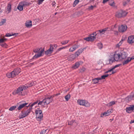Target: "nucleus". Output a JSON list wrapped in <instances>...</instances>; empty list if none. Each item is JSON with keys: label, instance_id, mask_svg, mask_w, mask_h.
Here are the masks:
<instances>
[{"label": "nucleus", "instance_id": "obj_28", "mask_svg": "<svg viewBox=\"0 0 134 134\" xmlns=\"http://www.w3.org/2000/svg\"><path fill=\"white\" fill-rule=\"evenodd\" d=\"M100 80V77H99L93 79V83L96 84Z\"/></svg>", "mask_w": 134, "mask_h": 134}, {"label": "nucleus", "instance_id": "obj_6", "mask_svg": "<svg viewBox=\"0 0 134 134\" xmlns=\"http://www.w3.org/2000/svg\"><path fill=\"white\" fill-rule=\"evenodd\" d=\"M124 10H120L117 12L115 14V16L118 18H121L125 16L127 14Z\"/></svg>", "mask_w": 134, "mask_h": 134}, {"label": "nucleus", "instance_id": "obj_15", "mask_svg": "<svg viewBox=\"0 0 134 134\" xmlns=\"http://www.w3.org/2000/svg\"><path fill=\"white\" fill-rule=\"evenodd\" d=\"M127 42L130 44H132L134 43V36H131L129 37Z\"/></svg>", "mask_w": 134, "mask_h": 134}, {"label": "nucleus", "instance_id": "obj_18", "mask_svg": "<svg viewBox=\"0 0 134 134\" xmlns=\"http://www.w3.org/2000/svg\"><path fill=\"white\" fill-rule=\"evenodd\" d=\"M96 38V37H95V36L91 35L90 37L84 38V40L87 41H93Z\"/></svg>", "mask_w": 134, "mask_h": 134}, {"label": "nucleus", "instance_id": "obj_9", "mask_svg": "<svg viewBox=\"0 0 134 134\" xmlns=\"http://www.w3.org/2000/svg\"><path fill=\"white\" fill-rule=\"evenodd\" d=\"M53 97V96H51L48 97L44 99V102L46 103V104H48L52 102Z\"/></svg>", "mask_w": 134, "mask_h": 134}, {"label": "nucleus", "instance_id": "obj_30", "mask_svg": "<svg viewBox=\"0 0 134 134\" xmlns=\"http://www.w3.org/2000/svg\"><path fill=\"white\" fill-rule=\"evenodd\" d=\"M76 124V122L73 120L69 122L68 123V124L69 125H75Z\"/></svg>", "mask_w": 134, "mask_h": 134}, {"label": "nucleus", "instance_id": "obj_36", "mask_svg": "<svg viewBox=\"0 0 134 134\" xmlns=\"http://www.w3.org/2000/svg\"><path fill=\"white\" fill-rule=\"evenodd\" d=\"M29 83L30 84V85L29 86H31L34 85H35L36 83L35 81H32L31 82H29Z\"/></svg>", "mask_w": 134, "mask_h": 134}, {"label": "nucleus", "instance_id": "obj_29", "mask_svg": "<svg viewBox=\"0 0 134 134\" xmlns=\"http://www.w3.org/2000/svg\"><path fill=\"white\" fill-rule=\"evenodd\" d=\"M44 102V99L42 101H40L38 103V105H41V106H43L46 104V103Z\"/></svg>", "mask_w": 134, "mask_h": 134}, {"label": "nucleus", "instance_id": "obj_60", "mask_svg": "<svg viewBox=\"0 0 134 134\" xmlns=\"http://www.w3.org/2000/svg\"><path fill=\"white\" fill-rule=\"evenodd\" d=\"M55 4L56 3H55V2L54 1L52 3V5L53 6H54L55 5Z\"/></svg>", "mask_w": 134, "mask_h": 134}, {"label": "nucleus", "instance_id": "obj_11", "mask_svg": "<svg viewBox=\"0 0 134 134\" xmlns=\"http://www.w3.org/2000/svg\"><path fill=\"white\" fill-rule=\"evenodd\" d=\"M44 51L43 49H41L37 53V54H35V55L33 56L32 59H34L42 56L43 54Z\"/></svg>", "mask_w": 134, "mask_h": 134}, {"label": "nucleus", "instance_id": "obj_24", "mask_svg": "<svg viewBox=\"0 0 134 134\" xmlns=\"http://www.w3.org/2000/svg\"><path fill=\"white\" fill-rule=\"evenodd\" d=\"M108 29V28H106L102 30H99L97 31V32H99L100 33H102V34H104V32L107 31V29ZM98 32H97V34H98Z\"/></svg>", "mask_w": 134, "mask_h": 134}, {"label": "nucleus", "instance_id": "obj_4", "mask_svg": "<svg viewBox=\"0 0 134 134\" xmlns=\"http://www.w3.org/2000/svg\"><path fill=\"white\" fill-rule=\"evenodd\" d=\"M31 4L30 3L23 1L19 3L17 8L20 11H21L23 10L24 7L28 6Z\"/></svg>", "mask_w": 134, "mask_h": 134}, {"label": "nucleus", "instance_id": "obj_42", "mask_svg": "<svg viewBox=\"0 0 134 134\" xmlns=\"http://www.w3.org/2000/svg\"><path fill=\"white\" fill-rule=\"evenodd\" d=\"M16 108V106H13L11 107H10L9 110L10 111H12L13 110H14Z\"/></svg>", "mask_w": 134, "mask_h": 134}, {"label": "nucleus", "instance_id": "obj_5", "mask_svg": "<svg viewBox=\"0 0 134 134\" xmlns=\"http://www.w3.org/2000/svg\"><path fill=\"white\" fill-rule=\"evenodd\" d=\"M32 108H29L26 111H22L19 116V118L21 119L23 118L28 115L31 111Z\"/></svg>", "mask_w": 134, "mask_h": 134}, {"label": "nucleus", "instance_id": "obj_41", "mask_svg": "<svg viewBox=\"0 0 134 134\" xmlns=\"http://www.w3.org/2000/svg\"><path fill=\"white\" fill-rule=\"evenodd\" d=\"M79 0H75L73 4V6L75 7L77 4L79 2Z\"/></svg>", "mask_w": 134, "mask_h": 134}, {"label": "nucleus", "instance_id": "obj_55", "mask_svg": "<svg viewBox=\"0 0 134 134\" xmlns=\"http://www.w3.org/2000/svg\"><path fill=\"white\" fill-rule=\"evenodd\" d=\"M97 35V34L96 33V32H93L91 35V36H95V37H96V36Z\"/></svg>", "mask_w": 134, "mask_h": 134}, {"label": "nucleus", "instance_id": "obj_31", "mask_svg": "<svg viewBox=\"0 0 134 134\" xmlns=\"http://www.w3.org/2000/svg\"><path fill=\"white\" fill-rule=\"evenodd\" d=\"M38 103V101H36L34 102L31 105H30V104H29V105H27V106H26V107H28L30 106L31 107L30 108H32V107L35 105V104H37Z\"/></svg>", "mask_w": 134, "mask_h": 134}, {"label": "nucleus", "instance_id": "obj_7", "mask_svg": "<svg viewBox=\"0 0 134 134\" xmlns=\"http://www.w3.org/2000/svg\"><path fill=\"white\" fill-rule=\"evenodd\" d=\"M36 118L38 120H41L43 117V114L41 110L37 109L36 111Z\"/></svg>", "mask_w": 134, "mask_h": 134}, {"label": "nucleus", "instance_id": "obj_23", "mask_svg": "<svg viewBox=\"0 0 134 134\" xmlns=\"http://www.w3.org/2000/svg\"><path fill=\"white\" fill-rule=\"evenodd\" d=\"M83 99H79L77 101V102L78 104L80 105L84 106V102L85 101Z\"/></svg>", "mask_w": 134, "mask_h": 134}, {"label": "nucleus", "instance_id": "obj_2", "mask_svg": "<svg viewBox=\"0 0 134 134\" xmlns=\"http://www.w3.org/2000/svg\"><path fill=\"white\" fill-rule=\"evenodd\" d=\"M26 87L24 86L23 85L20 86L17 89L15 90L12 93L13 95H15L16 94L19 95L24 96L26 94L25 90Z\"/></svg>", "mask_w": 134, "mask_h": 134}, {"label": "nucleus", "instance_id": "obj_10", "mask_svg": "<svg viewBox=\"0 0 134 134\" xmlns=\"http://www.w3.org/2000/svg\"><path fill=\"white\" fill-rule=\"evenodd\" d=\"M127 26L125 25H121L119 27V31L120 32H123L126 31Z\"/></svg>", "mask_w": 134, "mask_h": 134}, {"label": "nucleus", "instance_id": "obj_39", "mask_svg": "<svg viewBox=\"0 0 134 134\" xmlns=\"http://www.w3.org/2000/svg\"><path fill=\"white\" fill-rule=\"evenodd\" d=\"M120 64H119L117 65H115L114 67L113 68H111V69L109 70V71H112V70H113L115 68H116L117 67H118L120 66Z\"/></svg>", "mask_w": 134, "mask_h": 134}, {"label": "nucleus", "instance_id": "obj_35", "mask_svg": "<svg viewBox=\"0 0 134 134\" xmlns=\"http://www.w3.org/2000/svg\"><path fill=\"white\" fill-rule=\"evenodd\" d=\"M7 39L4 38L0 39V44L2 43H3L6 41Z\"/></svg>", "mask_w": 134, "mask_h": 134}, {"label": "nucleus", "instance_id": "obj_21", "mask_svg": "<svg viewBox=\"0 0 134 134\" xmlns=\"http://www.w3.org/2000/svg\"><path fill=\"white\" fill-rule=\"evenodd\" d=\"M25 25L26 27H31L32 26V21L31 20L26 21L25 23Z\"/></svg>", "mask_w": 134, "mask_h": 134}, {"label": "nucleus", "instance_id": "obj_40", "mask_svg": "<svg viewBox=\"0 0 134 134\" xmlns=\"http://www.w3.org/2000/svg\"><path fill=\"white\" fill-rule=\"evenodd\" d=\"M5 19H3L1 20V21L0 22V26H1L3 25L5 22Z\"/></svg>", "mask_w": 134, "mask_h": 134}, {"label": "nucleus", "instance_id": "obj_43", "mask_svg": "<svg viewBox=\"0 0 134 134\" xmlns=\"http://www.w3.org/2000/svg\"><path fill=\"white\" fill-rule=\"evenodd\" d=\"M75 55L76 57H78L80 54V53L78 51H76L75 54H74Z\"/></svg>", "mask_w": 134, "mask_h": 134}, {"label": "nucleus", "instance_id": "obj_51", "mask_svg": "<svg viewBox=\"0 0 134 134\" xmlns=\"http://www.w3.org/2000/svg\"><path fill=\"white\" fill-rule=\"evenodd\" d=\"M44 0H38V4L39 5H40L44 1Z\"/></svg>", "mask_w": 134, "mask_h": 134}, {"label": "nucleus", "instance_id": "obj_8", "mask_svg": "<svg viewBox=\"0 0 134 134\" xmlns=\"http://www.w3.org/2000/svg\"><path fill=\"white\" fill-rule=\"evenodd\" d=\"M19 105L18 108V110H20L25 107H26V106H27V105L28 104V103L25 102V101H22L19 102Z\"/></svg>", "mask_w": 134, "mask_h": 134}, {"label": "nucleus", "instance_id": "obj_52", "mask_svg": "<svg viewBox=\"0 0 134 134\" xmlns=\"http://www.w3.org/2000/svg\"><path fill=\"white\" fill-rule=\"evenodd\" d=\"M113 70H112V71H109V70L108 71H107L106 72L107 73H108V72H111V73L110 74V75H111V74H114L115 72L114 71H113Z\"/></svg>", "mask_w": 134, "mask_h": 134}, {"label": "nucleus", "instance_id": "obj_53", "mask_svg": "<svg viewBox=\"0 0 134 134\" xmlns=\"http://www.w3.org/2000/svg\"><path fill=\"white\" fill-rule=\"evenodd\" d=\"M26 86H25L26 87V89L27 88L31 87V86H29L30 85V84L29 83H27L26 84Z\"/></svg>", "mask_w": 134, "mask_h": 134}, {"label": "nucleus", "instance_id": "obj_38", "mask_svg": "<svg viewBox=\"0 0 134 134\" xmlns=\"http://www.w3.org/2000/svg\"><path fill=\"white\" fill-rule=\"evenodd\" d=\"M69 41L68 40L63 41L61 42V43L63 45H64L67 43Z\"/></svg>", "mask_w": 134, "mask_h": 134}, {"label": "nucleus", "instance_id": "obj_57", "mask_svg": "<svg viewBox=\"0 0 134 134\" xmlns=\"http://www.w3.org/2000/svg\"><path fill=\"white\" fill-rule=\"evenodd\" d=\"M94 7V6L92 5L90 7H89V8L90 10H92L93 9Z\"/></svg>", "mask_w": 134, "mask_h": 134}, {"label": "nucleus", "instance_id": "obj_3", "mask_svg": "<svg viewBox=\"0 0 134 134\" xmlns=\"http://www.w3.org/2000/svg\"><path fill=\"white\" fill-rule=\"evenodd\" d=\"M21 70L20 68H18L15 69L13 71L11 72H8L6 74L8 78H10L15 77L18 75L20 72Z\"/></svg>", "mask_w": 134, "mask_h": 134}, {"label": "nucleus", "instance_id": "obj_56", "mask_svg": "<svg viewBox=\"0 0 134 134\" xmlns=\"http://www.w3.org/2000/svg\"><path fill=\"white\" fill-rule=\"evenodd\" d=\"M110 5L112 7H114L115 6V4L114 3V2H113L112 3L110 4Z\"/></svg>", "mask_w": 134, "mask_h": 134}, {"label": "nucleus", "instance_id": "obj_50", "mask_svg": "<svg viewBox=\"0 0 134 134\" xmlns=\"http://www.w3.org/2000/svg\"><path fill=\"white\" fill-rule=\"evenodd\" d=\"M116 28V25L115 24L114 26H112L111 27V30H113L114 29Z\"/></svg>", "mask_w": 134, "mask_h": 134}, {"label": "nucleus", "instance_id": "obj_48", "mask_svg": "<svg viewBox=\"0 0 134 134\" xmlns=\"http://www.w3.org/2000/svg\"><path fill=\"white\" fill-rule=\"evenodd\" d=\"M47 130H43L40 133V134H44L47 132Z\"/></svg>", "mask_w": 134, "mask_h": 134}, {"label": "nucleus", "instance_id": "obj_14", "mask_svg": "<svg viewBox=\"0 0 134 134\" xmlns=\"http://www.w3.org/2000/svg\"><path fill=\"white\" fill-rule=\"evenodd\" d=\"M53 49L54 47L51 44L49 48L45 52V54L47 55L51 54L53 51Z\"/></svg>", "mask_w": 134, "mask_h": 134}, {"label": "nucleus", "instance_id": "obj_45", "mask_svg": "<svg viewBox=\"0 0 134 134\" xmlns=\"http://www.w3.org/2000/svg\"><path fill=\"white\" fill-rule=\"evenodd\" d=\"M41 49L40 48H37L34 50V52L35 53H38Z\"/></svg>", "mask_w": 134, "mask_h": 134}, {"label": "nucleus", "instance_id": "obj_16", "mask_svg": "<svg viewBox=\"0 0 134 134\" xmlns=\"http://www.w3.org/2000/svg\"><path fill=\"white\" fill-rule=\"evenodd\" d=\"M134 59V56L132 57L131 58L128 57L127 59L125 60H124L122 62L123 65H124L128 64L132 60Z\"/></svg>", "mask_w": 134, "mask_h": 134}, {"label": "nucleus", "instance_id": "obj_63", "mask_svg": "<svg viewBox=\"0 0 134 134\" xmlns=\"http://www.w3.org/2000/svg\"><path fill=\"white\" fill-rule=\"evenodd\" d=\"M54 47L55 48H56L58 46L56 44H54Z\"/></svg>", "mask_w": 134, "mask_h": 134}, {"label": "nucleus", "instance_id": "obj_61", "mask_svg": "<svg viewBox=\"0 0 134 134\" xmlns=\"http://www.w3.org/2000/svg\"><path fill=\"white\" fill-rule=\"evenodd\" d=\"M67 47V46H66L65 47H61L62 49H64L66 48Z\"/></svg>", "mask_w": 134, "mask_h": 134}, {"label": "nucleus", "instance_id": "obj_1", "mask_svg": "<svg viewBox=\"0 0 134 134\" xmlns=\"http://www.w3.org/2000/svg\"><path fill=\"white\" fill-rule=\"evenodd\" d=\"M127 53L124 51L122 48L119 49L118 51L115 52L114 54V58L115 60L118 61L119 60H125V59L127 58Z\"/></svg>", "mask_w": 134, "mask_h": 134}, {"label": "nucleus", "instance_id": "obj_25", "mask_svg": "<svg viewBox=\"0 0 134 134\" xmlns=\"http://www.w3.org/2000/svg\"><path fill=\"white\" fill-rule=\"evenodd\" d=\"M84 104V106L86 107H89L90 105V103L88 101L85 100Z\"/></svg>", "mask_w": 134, "mask_h": 134}, {"label": "nucleus", "instance_id": "obj_19", "mask_svg": "<svg viewBox=\"0 0 134 134\" xmlns=\"http://www.w3.org/2000/svg\"><path fill=\"white\" fill-rule=\"evenodd\" d=\"M126 111L127 113H131L132 111H133L132 105H130V107H126Z\"/></svg>", "mask_w": 134, "mask_h": 134}, {"label": "nucleus", "instance_id": "obj_17", "mask_svg": "<svg viewBox=\"0 0 134 134\" xmlns=\"http://www.w3.org/2000/svg\"><path fill=\"white\" fill-rule=\"evenodd\" d=\"M11 10V4L10 3H9L8 4L7 6L5 7V12L9 13H10Z\"/></svg>", "mask_w": 134, "mask_h": 134}, {"label": "nucleus", "instance_id": "obj_20", "mask_svg": "<svg viewBox=\"0 0 134 134\" xmlns=\"http://www.w3.org/2000/svg\"><path fill=\"white\" fill-rule=\"evenodd\" d=\"M76 58L75 54H72L68 57V59L71 62L74 60Z\"/></svg>", "mask_w": 134, "mask_h": 134}, {"label": "nucleus", "instance_id": "obj_59", "mask_svg": "<svg viewBox=\"0 0 134 134\" xmlns=\"http://www.w3.org/2000/svg\"><path fill=\"white\" fill-rule=\"evenodd\" d=\"M61 50H62V49L61 48H61L58 49L57 50L56 52H59V51H61Z\"/></svg>", "mask_w": 134, "mask_h": 134}, {"label": "nucleus", "instance_id": "obj_12", "mask_svg": "<svg viewBox=\"0 0 134 134\" xmlns=\"http://www.w3.org/2000/svg\"><path fill=\"white\" fill-rule=\"evenodd\" d=\"M113 110L111 109L108 110L104 112L103 114H101V117H103V116H106L109 115L111 113L113 112Z\"/></svg>", "mask_w": 134, "mask_h": 134}, {"label": "nucleus", "instance_id": "obj_46", "mask_svg": "<svg viewBox=\"0 0 134 134\" xmlns=\"http://www.w3.org/2000/svg\"><path fill=\"white\" fill-rule=\"evenodd\" d=\"M14 34H10L9 33H7L5 35L6 37H10L14 35Z\"/></svg>", "mask_w": 134, "mask_h": 134}, {"label": "nucleus", "instance_id": "obj_34", "mask_svg": "<svg viewBox=\"0 0 134 134\" xmlns=\"http://www.w3.org/2000/svg\"><path fill=\"white\" fill-rule=\"evenodd\" d=\"M85 49V48H81L78 49L77 51L80 54Z\"/></svg>", "mask_w": 134, "mask_h": 134}, {"label": "nucleus", "instance_id": "obj_26", "mask_svg": "<svg viewBox=\"0 0 134 134\" xmlns=\"http://www.w3.org/2000/svg\"><path fill=\"white\" fill-rule=\"evenodd\" d=\"M134 97V95L131 96H129L126 97L125 99L126 100L128 101H130L131 100L132 98Z\"/></svg>", "mask_w": 134, "mask_h": 134}, {"label": "nucleus", "instance_id": "obj_13", "mask_svg": "<svg viewBox=\"0 0 134 134\" xmlns=\"http://www.w3.org/2000/svg\"><path fill=\"white\" fill-rule=\"evenodd\" d=\"M79 47V45L77 43L75 44L69 48V51L70 52H73L77 49Z\"/></svg>", "mask_w": 134, "mask_h": 134}, {"label": "nucleus", "instance_id": "obj_32", "mask_svg": "<svg viewBox=\"0 0 134 134\" xmlns=\"http://www.w3.org/2000/svg\"><path fill=\"white\" fill-rule=\"evenodd\" d=\"M70 95L69 94H67L65 97V98L66 100L68 101L70 99Z\"/></svg>", "mask_w": 134, "mask_h": 134}, {"label": "nucleus", "instance_id": "obj_58", "mask_svg": "<svg viewBox=\"0 0 134 134\" xmlns=\"http://www.w3.org/2000/svg\"><path fill=\"white\" fill-rule=\"evenodd\" d=\"M109 0H103V3L104 4V3H105L106 2H108Z\"/></svg>", "mask_w": 134, "mask_h": 134}, {"label": "nucleus", "instance_id": "obj_54", "mask_svg": "<svg viewBox=\"0 0 134 134\" xmlns=\"http://www.w3.org/2000/svg\"><path fill=\"white\" fill-rule=\"evenodd\" d=\"M34 63H30L28 64L27 65L28 66H31L33 65L34 64Z\"/></svg>", "mask_w": 134, "mask_h": 134}, {"label": "nucleus", "instance_id": "obj_47", "mask_svg": "<svg viewBox=\"0 0 134 134\" xmlns=\"http://www.w3.org/2000/svg\"><path fill=\"white\" fill-rule=\"evenodd\" d=\"M0 44L2 46L6 48L7 47V45L5 43H3V44Z\"/></svg>", "mask_w": 134, "mask_h": 134}, {"label": "nucleus", "instance_id": "obj_49", "mask_svg": "<svg viewBox=\"0 0 134 134\" xmlns=\"http://www.w3.org/2000/svg\"><path fill=\"white\" fill-rule=\"evenodd\" d=\"M115 60L114 58H111L109 59V61L110 63H112Z\"/></svg>", "mask_w": 134, "mask_h": 134}, {"label": "nucleus", "instance_id": "obj_64", "mask_svg": "<svg viewBox=\"0 0 134 134\" xmlns=\"http://www.w3.org/2000/svg\"><path fill=\"white\" fill-rule=\"evenodd\" d=\"M132 107H133V111L134 112V105H132Z\"/></svg>", "mask_w": 134, "mask_h": 134}, {"label": "nucleus", "instance_id": "obj_27", "mask_svg": "<svg viewBox=\"0 0 134 134\" xmlns=\"http://www.w3.org/2000/svg\"><path fill=\"white\" fill-rule=\"evenodd\" d=\"M115 104V102L114 101H112L109 102L108 104L106 105L109 107H110L112 106Z\"/></svg>", "mask_w": 134, "mask_h": 134}, {"label": "nucleus", "instance_id": "obj_33", "mask_svg": "<svg viewBox=\"0 0 134 134\" xmlns=\"http://www.w3.org/2000/svg\"><path fill=\"white\" fill-rule=\"evenodd\" d=\"M123 42V40H121L120 42L116 45V47L117 48H119Z\"/></svg>", "mask_w": 134, "mask_h": 134}, {"label": "nucleus", "instance_id": "obj_22", "mask_svg": "<svg viewBox=\"0 0 134 134\" xmlns=\"http://www.w3.org/2000/svg\"><path fill=\"white\" fill-rule=\"evenodd\" d=\"M80 64L79 62H77L75 63V64L73 65L72 68L74 69H76L78 68Z\"/></svg>", "mask_w": 134, "mask_h": 134}, {"label": "nucleus", "instance_id": "obj_44", "mask_svg": "<svg viewBox=\"0 0 134 134\" xmlns=\"http://www.w3.org/2000/svg\"><path fill=\"white\" fill-rule=\"evenodd\" d=\"M98 48L100 49H101L103 48L102 44L101 43H98Z\"/></svg>", "mask_w": 134, "mask_h": 134}, {"label": "nucleus", "instance_id": "obj_37", "mask_svg": "<svg viewBox=\"0 0 134 134\" xmlns=\"http://www.w3.org/2000/svg\"><path fill=\"white\" fill-rule=\"evenodd\" d=\"M108 76V74L103 75L101 76V77L100 78V80L105 79L106 77H107Z\"/></svg>", "mask_w": 134, "mask_h": 134}, {"label": "nucleus", "instance_id": "obj_62", "mask_svg": "<svg viewBox=\"0 0 134 134\" xmlns=\"http://www.w3.org/2000/svg\"><path fill=\"white\" fill-rule=\"evenodd\" d=\"M134 123V120H132L130 122V123Z\"/></svg>", "mask_w": 134, "mask_h": 134}]
</instances>
